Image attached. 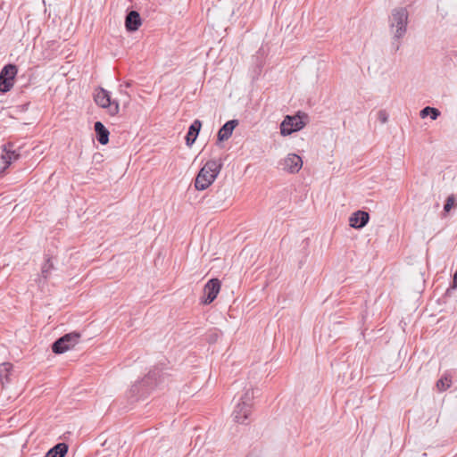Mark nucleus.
Returning a JSON list of instances; mask_svg holds the SVG:
<instances>
[{
	"instance_id": "f257e3e1",
	"label": "nucleus",
	"mask_w": 457,
	"mask_h": 457,
	"mask_svg": "<svg viewBox=\"0 0 457 457\" xmlns=\"http://www.w3.org/2000/svg\"><path fill=\"white\" fill-rule=\"evenodd\" d=\"M253 387L251 385L245 386L232 413L237 423L244 424L249 419L253 409Z\"/></svg>"
},
{
	"instance_id": "f03ea898",
	"label": "nucleus",
	"mask_w": 457,
	"mask_h": 457,
	"mask_svg": "<svg viewBox=\"0 0 457 457\" xmlns=\"http://www.w3.org/2000/svg\"><path fill=\"white\" fill-rule=\"evenodd\" d=\"M222 168L218 160H210L201 168L195 180V187L198 191L207 189L216 179Z\"/></svg>"
},
{
	"instance_id": "7ed1b4c3",
	"label": "nucleus",
	"mask_w": 457,
	"mask_h": 457,
	"mask_svg": "<svg viewBox=\"0 0 457 457\" xmlns=\"http://www.w3.org/2000/svg\"><path fill=\"white\" fill-rule=\"evenodd\" d=\"M409 13L406 8L397 7L392 10L389 17V27L395 39L403 37L407 31Z\"/></svg>"
},
{
	"instance_id": "20e7f679",
	"label": "nucleus",
	"mask_w": 457,
	"mask_h": 457,
	"mask_svg": "<svg viewBox=\"0 0 457 457\" xmlns=\"http://www.w3.org/2000/svg\"><path fill=\"white\" fill-rule=\"evenodd\" d=\"M94 101L101 108L106 109L108 114L115 116L120 112V104L117 100H112L110 92L98 87L94 93Z\"/></svg>"
},
{
	"instance_id": "39448f33",
	"label": "nucleus",
	"mask_w": 457,
	"mask_h": 457,
	"mask_svg": "<svg viewBox=\"0 0 457 457\" xmlns=\"http://www.w3.org/2000/svg\"><path fill=\"white\" fill-rule=\"evenodd\" d=\"M306 118L307 115L301 112L293 116L287 115L280 124V134L286 137L301 130L306 124L303 120Z\"/></svg>"
},
{
	"instance_id": "423d86ee",
	"label": "nucleus",
	"mask_w": 457,
	"mask_h": 457,
	"mask_svg": "<svg viewBox=\"0 0 457 457\" xmlns=\"http://www.w3.org/2000/svg\"><path fill=\"white\" fill-rule=\"evenodd\" d=\"M80 334L71 332L65 334L57 339L52 345V350L56 354L63 353L73 348L79 341Z\"/></svg>"
},
{
	"instance_id": "0eeeda50",
	"label": "nucleus",
	"mask_w": 457,
	"mask_h": 457,
	"mask_svg": "<svg viewBox=\"0 0 457 457\" xmlns=\"http://www.w3.org/2000/svg\"><path fill=\"white\" fill-rule=\"evenodd\" d=\"M21 156V154L17 151L15 145L12 143L5 144L2 146V173L6 170L12 162H16Z\"/></svg>"
},
{
	"instance_id": "6e6552de",
	"label": "nucleus",
	"mask_w": 457,
	"mask_h": 457,
	"mask_svg": "<svg viewBox=\"0 0 457 457\" xmlns=\"http://www.w3.org/2000/svg\"><path fill=\"white\" fill-rule=\"evenodd\" d=\"M220 290V281L218 278L210 279L204 287V295L201 303L204 304H210L217 297Z\"/></svg>"
},
{
	"instance_id": "1a4fd4ad",
	"label": "nucleus",
	"mask_w": 457,
	"mask_h": 457,
	"mask_svg": "<svg viewBox=\"0 0 457 457\" xmlns=\"http://www.w3.org/2000/svg\"><path fill=\"white\" fill-rule=\"evenodd\" d=\"M282 170L290 174L297 173L303 167V160L296 154H288L280 161Z\"/></svg>"
},
{
	"instance_id": "9d476101",
	"label": "nucleus",
	"mask_w": 457,
	"mask_h": 457,
	"mask_svg": "<svg viewBox=\"0 0 457 457\" xmlns=\"http://www.w3.org/2000/svg\"><path fill=\"white\" fill-rule=\"evenodd\" d=\"M18 69L14 64L5 65L2 69V93L9 91L14 85Z\"/></svg>"
},
{
	"instance_id": "9b49d317",
	"label": "nucleus",
	"mask_w": 457,
	"mask_h": 457,
	"mask_svg": "<svg viewBox=\"0 0 457 457\" xmlns=\"http://www.w3.org/2000/svg\"><path fill=\"white\" fill-rule=\"evenodd\" d=\"M370 220V215L364 211H356L349 217V225L353 228H362L367 225Z\"/></svg>"
},
{
	"instance_id": "f8f14e48",
	"label": "nucleus",
	"mask_w": 457,
	"mask_h": 457,
	"mask_svg": "<svg viewBox=\"0 0 457 457\" xmlns=\"http://www.w3.org/2000/svg\"><path fill=\"white\" fill-rule=\"evenodd\" d=\"M238 125L237 120H231L227 121L218 131V140L225 141L228 140L233 133L235 128Z\"/></svg>"
},
{
	"instance_id": "ddd939ff",
	"label": "nucleus",
	"mask_w": 457,
	"mask_h": 457,
	"mask_svg": "<svg viewBox=\"0 0 457 457\" xmlns=\"http://www.w3.org/2000/svg\"><path fill=\"white\" fill-rule=\"evenodd\" d=\"M141 18L137 12L131 11L129 12L125 20V27L128 31H136L141 26Z\"/></svg>"
},
{
	"instance_id": "4468645a",
	"label": "nucleus",
	"mask_w": 457,
	"mask_h": 457,
	"mask_svg": "<svg viewBox=\"0 0 457 457\" xmlns=\"http://www.w3.org/2000/svg\"><path fill=\"white\" fill-rule=\"evenodd\" d=\"M201 128L202 122L199 120H194V122L191 124L186 136V143L188 146H191L195 143Z\"/></svg>"
},
{
	"instance_id": "2eb2a0df",
	"label": "nucleus",
	"mask_w": 457,
	"mask_h": 457,
	"mask_svg": "<svg viewBox=\"0 0 457 457\" xmlns=\"http://www.w3.org/2000/svg\"><path fill=\"white\" fill-rule=\"evenodd\" d=\"M95 131L97 135V140L102 145H106L109 141V131L100 121L95 123Z\"/></svg>"
},
{
	"instance_id": "dca6fc26",
	"label": "nucleus",
	"mask_w": 457,
	"mask_h": 457,
	"mask_svg": "<svg viewBox=\"0 0 457 457\" xmlns=\"http://www.w3.org/2000/svg\"><path fill=\"white\" fill-rule=\"evenodd\" d=\"M68 452V445L65 443H59L51 448L46 457H64Z\"/></svg>"
},
{
	"instance_id": "f3484780",
	"label": "nucleus",
	"mask_w": 457,
	"mask_h": 457,
	"mask_svg": "<svg viewBox=\"0 0 457 457\" xmlns=\"http://www.w3.org/2000/svg\"><path fill=\"white\" fill-rule=\"evenodd\" d=\"M452 385V379L451 377L448 375L443 376L437 382H436V388L440 391H445L448 389Z\"/></svg>"
},
{
	"instance_id": "a211bd4d",
	"label": "nucleus",
	"mask_w": 457,
	"mask_h": 457,
	"mask_svg": "<svg viewBox=\"0 0 457 457\" xmlns=\"http://www.w3.org/2000/svg\"><path fill=\"white\" fill-rule=\"evenodd\" d=\"M428 115H430V118L432 120H436L437 117L440 115V112L434 107L427 106L420 111V117L425 118Z\"/></svg>"
},
{
	"instance_id": "6ab92c4d",
	"label": "nucleus",
	"mask_w": 457,
	"mask_h": 457,
	"mask_svg": "<svg viewBox=\"0 0 457 457\" xmlns=\"http://www.w3.org/2000/svg\"><path fill=\"white\" fill-rule=\"evenodd\" d=\"M54 269V264L50 261V259H47L46 262L42 265L41 268V276L46 279L51 272V270Z\"/></svg>"
},
{
	"instance_id": "aec40b11",
	"label": "nucleus",
	"mask_w": 457,
	"mask_h": 457,
	"mask_svg": "<svg viewBox=\"0 0 457 457\" xmlns=\"http://www.w3.org/2000/svg\"><path fill=\"white\" fill-rule=\"evenodd\" d=\"M455 205V197L453 195H451L447 197L446 201H445V206H444V211L445 212H449L451 211V209Z\"/></svg>"
},
{
	"instance_id": "412c9836",
	"label": "nucleus",
	"mask_w": 457,
	"mask_h": 457,
	"mask_svg": "<svg viewBox=\"0 0 457 457\" xmlns=\"http://www.w3.org/2000/svg\"><path fill=\"white\" fill-rule=\"evenodd\" d=\"M378 120L381 122V123H386L387 122L388 120V113L385 111V110H380L378 112Z\"/></svg>"
},
{
	"instance_id": "4be33fe9",
	"label": "nucleus",
	"mask_w": 457,
	"mask_h": 457,
	"mask_svg": "<svg viewBox=\"0 0 457 457\" xmlns=\"http://www.w3.org/2000/svg\"><path fill=\"white\" fill-rule=\"evenodd\" d=\"M2 367L4 368V370L6 372H9L11 370V369L12 368V365L9 362H4V363H2Z\"/></svg>"
},
{
	"instance_id": "5701e85b",
	"label": "nucleus",
	"mask_w": 457,
	"mask_h": 457,
	"mask_svg": "<svg viewBox=\"0 0 457 457\" xmlns=\"http://www.w3.org/2000/svg\"><path fill=\"white\" fill-rule=\"evenodd\" d=\"M453 287H457V269L453 276Z\"/></svg>"
},
{
	"instance_id": "b1692460",
	"label": "nucleus",
	"mask_w": 457,
	"mask_h": 457,
	"mask_svg": "<svg viewBox=\"0 0 457 457\" xmlns=\"http://www.w3.org/2000/svg\"><path fill=\"white\" fill-rule=\"evenodd\" d=\"M1 385H2V390H3V389H4V386H3V385H4V382H3V381L1 382Z\"/></svg>"
}]
</instances>
